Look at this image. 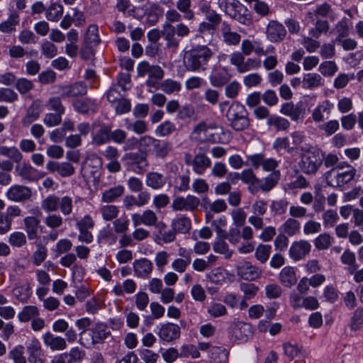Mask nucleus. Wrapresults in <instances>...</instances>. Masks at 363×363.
<instances>
[{"instance_id": "obj_1", "label": "nucleus", "mask_w": 363, "mask_h": 363, "mask_svg": "<svg viewBox=\"0 0 363 363\" xmlns=\"http://www.w3.org/2000/svg\"><path fill=\"white\" fill-rule=\"evenodd\" d=\"M301 151L298 166L301 172L306 174H315L323 164L324 152L317 146L310 145L302 147Z\"/></svg>"}, {"instance_id": "obj_2", "label": "nucleus", "mask_w": 363, "mask_h": 363, "mask_svg": "<svg viewBox=\"0 0 363 363\" xmlns=\"http://www.w3.org/2000/svg\"><path fill=\"white\" fill-rule=\"evenodd\" d=\"M213 55V51L206 45H198L186 52L184 64L189 71H204Z\"/></svg>"}, {"instance_id": "obj_3", "label": "nucleus", "mask_w": 363, "mask_h": 363, "mask_svg": "<svg viewBox=\"0 0 363 363\" xmlns=\"http://www.w3.org/2000/svg\"><path fill=\"white\" fill-rule=\"evenodd\" d=\"M356 169L352 165L342 162L325 173L326 184L332 187H342L352 181Z\"/></svg>"}, {"instance_id": "obj_4", "label": "nucleus", "mask_w": 363, "mask_h": 363, "mask_svg": "<svg viewBox=\"0 0 363 363\" xmlns=\"http://www.w3.org/2000/svg\"><path fill=\"white\" fill-rule=\"evenodd\" d=\"M230 126L235 131H242L250 125L249 113L244 105L240 102H233L227 113Z\"/></svg>"}, {"instance_id": "obj_5", "label": "nucleus", "mask_w": 363, "mask_h": 363, "mask_svg": "<svg viewBox=\"0 0 363 363\" xmlns=\"http://www.w3.org/2000/svg\"><path fill=\"white\" fill-rule=\"evenodd\" d=\"M138 75L144 77L147 74L148 79L146 82L148 91L154 93L152 96V101L154 104L159 106V94L156 91L159 89V67L150 65L147 62H142L138 66Z\"/></svg>"}, {"instance_id": "obj_6", "label": "nucleus", "mask_w": 363, "mask_h": 363, "mask_svg": "<svg viewBox=\"0 0 363 363\" xmlns=\"http://www.w3.org/2000/svg\"><path fill=\"white\" fill-rule=\"evenodd\" d=\"M15 175L26 182H33L44 177L45 174L34 168L26 162H20L15 165Z\"/></svg>"}, {"instance_id": "obj_7", "label": "nucleus", "mask_w": 363, "mask_h": 363, "mask_svg": "<svg viewBox=\"0 0 363 363\" xmlns=\"http://www.w3.org/2000/svg\"><path fill=\"white\" fill-rule=\"evenodd\" d=\"M230 339L234 342H245L252 335V326L245 322L235 320L230 326Z\"/></svg>"}, {"instance_id": "obj_8", "label": "nucleus", "mask_w": 363, "mask_h": 363, "mask_svg": "<svg viewBox=\"0 0 363 363\" xmlns=\"http://www.w3.org/2000/svg\"><path fill=\"white\" fill-rule=\"evenodd\" d=\"M247 162L255 169H258L262 166V169L266 172H274L278 167L280 161L274 158H265L264 155L262 153L255 154L247 156Z\"/></svg>"}, {"instance_id": "obj_9", "label": "nucleus", "mask_w": 363, "mask_h": 363, "mask_svg": "<svg viewBox=\"0 0 363 363\" xmlns=\"http://www.w3.org/2000/svg\"><path fill=\"white\" fill-rule=\"evenodd\" d=\"M102 165L101 158L96 155L88 156L82 165V172L84 177H92L98 179L100 177V169Z\"/></svg>"}, {"instance_id": "obj_10", "label": "nucleus", "mask_w": 363, "mask_h": 363, "mask_svg": "<svg viewBox=\"0 0 363 363\" xmlns=\"http://www.w3.org/2000/svg\"><path fill=\"white\" fill-rule=\"evenodd\" d=\"M239 227L231 228L228 232L225 231L222 239H227L233 245H238L241 238L250 240L253 238V230L250 226L245 225L240 230Z\"/></svg>"}, {"instance_id": "obj_11", "label": "nucleus", "mask_w": 363, "mask_h": 363, "mask_svg": "<svg viewBox=\"0 0 363 363\" xmlns=\"http://www.w3.org/2000/svg\"><path fill=\"white\" fill-rule=\"evenodd\" d=\"M253 215L248 218V222L255 229L261 230L264 226V220L262 218L267 210V202L264 200H257L252 205Z\"/></svg>"}, {"instance_id": "obj_12", "label": "nucleus", "mask_w": 363, "mask_h": 363, "mask_svg": "<svg viewBox=\"0 0 363 363\" xmlns=\"http://www.w3.org/2000/svg\"><path fill=\"white\" fill-rule=\"evenodd\" d=\"M84 355V351L78 347H74L69 352L60 353L54 356L50 363H80Z\"/></svg>"}, {"instance_id": "obj_13", "label": "nucleus", "mask_w": 363, "mask_h": 363, "mask_svg": "<svg viewBox=\"0 0 363 363\" xmlns=\"http://www.w3.org/2000/svg\"><path fill=\"white\" fill-rule=\"evenodd\" d=\"M286 35L284 25L277 21H269L266 27V37L272 43H280Z\"/></svg>"}, {"instance_id": "obj_14", "label": "nucleus", "mask_w": 363, "mask_h": 363, "mask_svg": "<svg viewBox=\"0 0 363 363\" xmlns=\"http://www.w3.org/2000/svg\"><path fill=\"white\" fill-rule=\"evenodd\" d=\"M237 274L245 280L254 281L259 278L262 274V270L259 267L253 265L250 262L244 261L238 264Z\"/></svg>"}, {"instance_id": "obj_15", "label": "nucleus", "mask_w": 363, "mask_h": 363, "mask_svg": "<svg viewBox=\"0 0 363 363\" xmlns=\"http://www.w3.org/2000/svg\"><path fill=\"white\" fill-rule=\"evenodd\" d=\"M334 107V104L328 99L319 103L311 112L313 121L315 123L323 122L330 117Z\"/></svg>"}, {"instance_id": "obj_16", "label": "nucleus", "mask_w": 363, "mask_h": 363, "mask_svg": "<svg viewBox=\"0 0 363 363\" xmlns=\"http://www.w3.org/2000/svg\"><path fill=\"white\" fill-rule=\"evenodd\" d=\"M31 189L23 185H13L6 192V198L14 202H22L30 199Z\"/></svg>"}, {"instance_id": "obj_17", "label": "nucleus", "mask_w": 363, "mask_h": 363, "mask_svg": "<svg viewBox=\"0 0 363 363\" xmlns=\"http://www.w3.org/2000/svg\"><path fill=\"white\" fill-rule=\"evenodd\" d=\"M280 113L289 116L293 121L298 122L303 120L306 110L301 104L295 105L292 102H286L282 104Z\"/></svg>"}, {"instance_id": "obj_18", "label": "nucleus", "mask_w": 363, "mask_h": 363, "mask_svg": "<svg viewBox=\"0 0 363 363\" xmlns=\"http://www.w3.org/2000/svg\"><path fill=\"white\" fill-rule=\"evenodd\" d=\"M45 346L51 351H63L67 349V344L65 337L52 334L48 331L42 336Z\"/></svg>"}, {"instance_id": "obj_19", "label": "nucleus", "mask_w": 363, "mask_h": 363, "mask_svg": "<svg viewBox=\"0 0 363 363\" xmlns=\"http://www.w3.org/2000/svg\"><path fill=\"white\" fill-rule=\"evenodd\" d=\"M311 243L304 240L294 242L289 248V256L294 261H299L309 254Z\"/></svg>"}, {"instance_id": "obj_20", "label": "nucleus", "mask_w": 363, "mask_h": 363, "mask_svg": "<svg viewBox=\"0 0 363 363\" xmlns=\"http://www.w3.org/2000/svg\"><path fill=\"white\" fill-rule=\"evenodd\" d=\"M200 203V200L195 196L188 195L186 197H177L172 204L174 211H192L197 208Z\"/></svg>"}, {"instance_id": "obj_21", "label": "nucleus", "mask_w": 363, "mask_h": 363, "mask_svg": "<svg viewBox=\"0 0 363 363\" xmlns=\"http://www.w3.org/2000/svg\"><path fill=\"white\" fill-rule=\"evenodd\" d=\"M28 360L30 363H44L42 357L43 351L40 341L36 338L31 339L26 345Z\"/></svg>"}, {"instance_id": "obj_22", "label": "nucleus", "mask_w": 363, "mask_h": 363, "mask_svg": "<svg viewBox=\"0 0 363 363\" xmlns=\"http://www.w3.org/2000/svg\"><path fill=\"white\" fill-rule=\"evenodd\" d=\"M228 16L245 26H249L252 23L250 11L240 1L235 6Z\"/></svg>"}, {"instance_id": "obj_23", "label": "nucleus", "mask_w": 363, "mask_h": 363, "mask_svg": "<svg viewBox=\"0 0 363 363\" xmlns=\"http://www.w3.org/2000/svg\"><path fill=\"white\" fill-rule=\"evenodd\" d=\"M220 33L223 42L228 45H238L241 40V35L233 31L231 26L226 21L222 22Z\"/></svg>"}, {"instance_id": "obj_24", "label": "nucleus", "mask_w": 363, "mask_h": 363, "mask_svg": "<svg viewBox=\"0 0 363 363\" xmlns=\"http://www.w3.org/2000/svg\"><path fill=\"white\" fill-rule=\"evenodd\" d=\"M200 152L197 153L192 160L193 170L198 174H203L206 169L209 168L211 165V161L204 152V149L199 148Z\"/></svg>"}, {"instance_id": "obj_25", "label": "nucleus", "mask_w": 363, "mask_h": 363, "mask_svg": "<svg viewBox=\"0 0 363 363\" xmlns=\"http://www.w3.org/2000/svg\"><path fill=\"white\" fill-rule=\"evenodd\" d=\"M199 11L205 15L206 19L208 22H210L218 26L221 23L222 18L221 16L215 10L211 9V4L206 1H200L198 4Z\"/></svg>"}, {"instance_id": "obj_26", "label": "nucleus", "mask_w": 363, "mask_h": 363, "mask_svg": "<svg viewBox=\"0 0 363 363\" xmlns=\"http://www.w3.org/2000/svg\"><path fill=\"white\" fill-rule=\"evenodd\" d=\"M215 128V126L207 125L205 123L197 124L191 133V139L195 141H209L213 138V134L209 133V129Z\"/></svg>"}, {"instance_id": "obj_27", "label": "nucleus", "mask_w": 363, "mask_h": 363, "mask_svg": "<svg viewBox=\"0 0 363 363\" xmlns=\"http://www.w3.org/2000/svg\"><path fill=\"white\" fill-rule=\"evenodd\" d=\"M72 106L76 111L82 114L93 113L97 109L95 101L88 98L74 99Z\"/></svg>"}, {"instance_id": "obj_28", "label": "nucleus", "mask_w": 363, "mask_h": 363, "mask_svg": "<svg viewBox=\"0 0 363 363\" xmlns=\"http://www.w3.org/2000/svg\"><path fill=\"white\" fill-rule=\"evenodd\" d=\"M230 79V75L225 67L213 68L209 79L212 86L221 87L225 85Z\"/></svg>"}, {"instance_id": "obj_29", "label": "nucleus", "mask_w": 363, "mask_h": 363, "mask_svg": "<svg viewBox=\"0 0 363 363\" xmlns=\"http://www.w3.org/2000/svg\"><path fill=\"white\" fill-rule=\"evenodd\" d=\"M61 92L62 98L74 97L86 94V86L83 82H77L72 85L62 86Z\"/></svg>"}, {"instance_id": "obj_30", "label": "nucleus", "mask_w": 363, "mask_h": 363, "mask_svg": "<svg viewBox=\"0 0 363 363\" xmlns=\"http://www.w3.org/2000/svg\"><path fill=\"white\" fill-rule=\"evenodd\" d=\"M40 220L35 216H26L23 219L24 228L30 240L38 238V229L40 225Z\"/></svg>"}, {"instance_id": "obj_31", "label": "nucleus", "mask_w": 363, "mask_h": 363, "mask_svg": "<svg viewBox=\"0 0 363 363\" xmlns=\"http://www.w3.org/2000/svg\"><path fill=\"white\" fill-rule=\"evenodd\" d=\"M279 279L284 286L291 287L297 282L295 269L289 266L284 267L279 274Z\"/></svg>"}, {"instance_id": "obj_32", "label": "nucleus", "mask_w": 363, "mask_h": 363, "mask_svg": "<svg viewBox=\"0 0 363 363\" xmlns=\"http://www.w3.org/2000/svg\"><path fill=\"white\" fill-rule=\"evenodd\" d=\"M240 49L245 56H250L252 52L258 56L259 53L262 52V43L258 40L244 39L242 41Z\"/></svg>"}, {"instance_id": "obj_33", "label": "nucleus", "mask_w": 363, "mask_h": 363, "mask_svg": "<svg viewBox=\"0 0 363 363\" xmlns=\"http://www.w3.org/2000/svg\"><path fill=\"white\" fill-rule=\"evenodd\" d=\"M180 334L179 327L173 323L163 325L160 328V338L164 341L170 342L179 337Z\"/></svg>"}, {"instance_id": "obj_34", "label": "nucleus", "mask_w": 363, "mask_h": 363, "mask_svg": "<svg viewBox=\"0 0 363 363\" xmlns=\"http://www.w3.org/2000/svg\"><path fill=\"white\" fill-rule=\"evenodd\" d=\"M40 114V103L35 101L28 108L26 116L21 119L22 125L28 127L39 118Z\"/></svg>"}, {"instance_id": "obj_35", "label": "nucleus", "mask_w": 363, "mask_h": 363, "mask_svg": "<svg viewBox=\"0 0 363 363\" xmlns=\"http://www.w3.org/2000/svg\"><path fill=\"white\" fill-rule=\"evenodd\" d=\"M110 335V330L106 325L99 323L91 330V344L93 345L104 342Z\"/></svg>"}, {"instance_id": "obj_36", "label": "nucleus", "mask_w": 363, "mask_h": 363, "mask_svg": "<svg viewBox=\"0 0 363 363\" xmlns=\"http://www.w3.org/2000/svg\"><path fill=\"white\" fill-rule=\"evenodd\" d=\"M134 273L140 277H147L152 270V264L147 259L135 260L133 262Z\"/></svg>"}, {"instance_id": "obj_37", "label": "nucleus", "mask_w": 363, "mask_h": 363, "mask_svg": "<svg viewBox=\"0 0 363 363\" xmlns=\"http://www.w3.org/2000/svg\"><path fill=\"white\" fill-rule=\"evenodd\" d=\"M283 349L285 354L291 359L297 357L302 358L305 360L308 357V352L306 350L299 348L296 345H293L290 342H286L283 345Z\"/></svg>"}, {"instance_id": "obj_38", "label": "nucleus", "mask_w": 363, "mask_h": 363, "mask_svg": "<svg viewBox=\"0 0 363 363\" xmlns=\"http://www.w3.org/2000/svg\"><path fill=\"white\" fill-rule=\"evenodd\" d=\"M0 155L9 158L16 163H19L23 160V155L20 149L16 146L7 147L5 145L0 146Z\"/></svg>"}, {"instance_id": "obj_39", "label": "nucleus", "mask_w": 363, "mask_h": 363, "mask_svg": "<svg viewBox=\"0 0 363 363\" xmlns=\"http://www.w3.org/2000/svg\"><path fill=\"white\" fill-rule=\"evenodd\" d=\"M175 28L169 23H165L163 26V30L160 35L167 41V47L169 48H175L178 45V41L174 37Z\"/></svg>"}, {"instance_id": "obj_40", "label": "nucleus", "mask_w": 363, "mask_h": 363, "mask_svg": "<svg viewBox=\"0 0 363 363\" xmlns=\"http://www.w3.org/2000/svg\"><path fill=\"white\" fill-rule=\"evenodd\" d=\"M323 85V79L317 73H308L304 74L302 80V86L306 89H313Z\"/></svg>"}, {"instance_id": "obj_41", "label": "nucleus", "mask_w": 363, "mask_h": 363, "mask_svg": "<svg viewBox=\"0 0 363 363\" xmlns=\"http://www.w3.org/2000/svg\"><path fill=\"white\" fill-rule=\"evenodd\" d=\"M229 352L223 347H212L210 350L209 357L213 363H227Z\"/></svg>"}, {"instance_id": "obj_42", "label": "nucleus", "mask_w": 363, "mask_h": 363, "mask_svg": "<svg viewBox=\"0 0 363 363\" xmlns=\"http://www.w3.org/2000/svg\"><path fill=\"white\" fill-rule=\"evenodd\" d=\"M123 192L124 187L122 185L110 188L102 193L101 201L107 203H112L121 196Z\"/></svg>"}, {"instance_id": "obj_43", "label": "nucleus", "mask_w": 363, "mask_h": 363, "mask_svg": "<svg viewBox=\"0 0 363 363\" xmlns=\"http://www.w3.org/2000/svg\"><path fill=\"white\" fill-rule=\"evenodd\" d=\"M267 124L277 131H286L290 127V122L286 118L276 115H272L267 121Z\"/></svg>"}, {"instance_id": "obj_44", "label": "nucleus", "mask_w": 363, "mask_h": 363, "mask_svg": "<svg viewBox=\"0 0 363 363\" xmlns=\"http://www.w3.org/2000/svg\"><path fill=\"white\" fill-rule=\"evenodd\" d=\"M13 294L18 301L26 303L32 294L30 286L28 283L16 286L13 289Z\"/></svg>"}, {"instance_id": "obj_45", "label": "nucleus", "mask_w": 363, "mask_h": 363, "mask_svg": "<svg viewBox=\"0 0 363 363\" xmlns=\"http://www.w3.org/2000/svg\"><path fill=\"white\" fill-rule=\"evenodd\" d=\"M124 158L130 160L133 169L137 173H141L145 170L147 166V160L145 157L139 155L137 153H129L124 156Z\"/></svg>"}, {"instance_id": "obj_46", "label": "nucleus", "mask_w": 363, "mask_h": 363, "mask_svg": "<svg viewBox=\"0 0 363 363\" xmlns=\"http://www.w3.org/2000/svg\"><path fill=\"white\" fill-rule=\"evenodd\" d=\"M99 213L105 221H111L116 219L119 213V208L115 205H101L99 208Z\"/></svg>"}, {"instance_id": "obj_47", "label": "nucleus", "mask_w": 363, "mask_h": 363, "mask_svg": "<svg viewBox=\"0 0 363 363\" xmlns=\"http://www.w3.org/2000/svg\"><path fill=\"white\" fill-rule=\"evenodd\" d=\"M301 228V223L298 220L294 218H288L281 226V230L288 235L293 236L299 233Z\"/></svg>"}, {"instance_id": "obj_48", "label": "nucleus", "mask_w": 363, "mask_h": 363, "mask_svg": "<svg viewBox=\"0 0 363 363\" xmlns=\"http://www.w3.org/2000/svg\"><path fill=\"white\" fill-rule=\"evenodd\" d=\"M280 172L279 170L274 171L266 177L259 186L260 189L263 191H269L273 189L278 183L280 179Z\"/></svg>"}, {"instance_id": "obj_49", "label": "nucleus", "mask_w": 363, "mask_h": 363, "mask_svg": "<svg viewBox=\"0 0 363 363\" xmlns=\"http://www.w3.org/2000/svg\"><path fill=\"white\" fill-rule=\"evenodd\" d=\"M18 23V15L16 13H12L7 20L0 23V31L10 33L16 30V27Z\"/></svg>"}, {"instance_id": "obj_50", "label": "nucleus", "mask_w": 363, "mask_h": 363, "mask_svg": "<svg viewBox=\"0 0 363 363\" xmlns=\"http://www.w3.org/2000/svg\"><path fill=\"white\" fill-rule=\"evenodd\" d=\"M39 315L38 308L35 306H26L18 313V318L20 322L26 323Z\"/></svg>"}, {"instance_id": "obj_51", "label": "nucleus", "mask_w": 363, "mask_h": 363, "mask_svg": "<svg viewBox=\"0 0 363 363\" xmlns=\"http://www.w3.org/2000/svg\"><path fill=\"white\" fill-rule=\"evenodd\" d=\"M333 242V237L327 233L320 234L313 241L315 248L318 250H328Z\"/></svg>"}, {"instance_id": "obj_52", "label": "nucleus", "mask_w": 363, "mask_h": 363, "mask_svg": "<svg viewBox=\"0 0 363 363\" xmlns=\"http://www.w3.org/2000/svg\"><path fill=\"white\" fill-rule=\"evenodd\" d=\"M59 197L55 195H50L41 202V208L46 213L55 212L58 209Z\"/></svg>"}, {"instance_id": "obj_53", "label": "nucleus", "mask_w": 363, "mask_h": 363, "mask_svg": "<svg viewBox=\"0 0 363 363\" xmlns=\"http://www.w3.org/2000/svg\"><path fill=\"white\" fill-rule=\"evenodd\" d=\"M45 107L49 111H53L56 113L64 114L65 111V107L63 106L61 101V97L60 96H52L49 98L45 104Z\"/></svg>"}, {"instance_id": "obj_54", "label": "nucleus", "mask_w": 363, "mask_h": 363, "mask_svg": "<svg viewBox=\"0 0 363 363\" xmlns=\"http://www.w3.org/2000/svg\"><path fill=\"white\" fill-rule=\"evenodd\" d=\"M207 313L212 318H220L227 315L228 311L223 304L211 302L208 306Z\"/></svg>"}, {"instance_id": "obj_55", "label": "nucleus", "mask_w": 363, "mask_h": 363, "mask_svg": "<svg viewBox=\"0 0 363 363\" xmlns=\"http://www.w3.org/2000/svg\"><path fill=\"white\" fill-rule=\"evenodd\" d=\"M271 251V245L259 244L255 249V257L260 263L264 264L268 260Z\"/></svg>"}, {"instance_id": "obj_56", "label": "nucleus", "mask_w": 363, "mask_h": 363, "mask_svg": "<svg viewBox=\"0 0 363 363\" xmlns=\"http://www.w3.org/2000/svg\"><path fill=\"white\" fill-rule=\"evenodd\" d=\"M314 16L316 18L328 17L331 21H334L335 18V13L332 10L330 5L328 3L318 5L314 11Z\"/></svg>"}, {"instance_id": "obj_57", "label": "nucleus", "mask_w": 363, "mask_h": 363, "mask_svg": "<svg viewBox=\"0 0 363 363\" xmlns=\"http://www.w3.org/2000/svg\"><path fill=\"white\" fill-rule=\"evenodd\" d=\"M172 225L175 232L186 233L191 229V220L189 218L181 217L173 220Z\"/></svg>"}, {"instance_id": "obj_58", "label": "nucleus", "mask_w": 363, "mask_h": 363, "mask_svg": "<svg viewBox=\"0 0 363 363\" xmlns=\"http://www.w3.org/2000/svg\"><path fill=\"white\" fill-rule=\"evenodd\" d=\"M63 13V6L57 3L52 4L46 12V18L50 21H57Z\"/></svg>"}, {"instance_id": "obj_59", "label": "nucleus", "mask_w": 363, "mask_h": 363, "mask_svg": "<svg viewBox=\"0 0 363 363\" xmlns=\"http://www.w3.org/2000/svg\"><path fill=\"white\" fill-rule=\"evenodd\" d=\"M350 327L354 331L363 328V308H359L354 311L350 320Z\"/></svg>"}, {"instance_id": "obj_60", "label": "nucleus", "mask_w": 363, "mask_h": 363, "mask_svg": "<svg viewBox=\"0 0 363 363\" xmlns=\"http://www.w3.org/2000/svg\"><path fill=\"white\" fill-rule=\"evenodd\" d=\"M329 23L325 20L316 18L315 28H311L310 34L315 38H318L321 33H326L329 30Z\"/></svg>"}, {"instance_id": "obj_61", "label": "nucleus", "mask_w": 363, "mask_h": 363, "mask_svg": "<svg viewBox=\"0 0 363 363\" xmlns=\"http://www.w3.org/2000/svg\"><path fill=\"white\" fill-rule=\"evenodd\" d=\"M340 124L337 120L333 119L327 121L326 123H321L318 125V129L323 131L327 136H331L338 130Z\"/></svg>"}, {"instance_id": "obj_62", "label": "nucleus", "mask_w": 363, "mask_h": 363, "mask_svg": "<svg viewBox=\"0 0 363 363\" xmlns=\"http://www.w3.org/2000/svg\"><path fill=\"white\" fill-rule=\"evenodd\" d=\"M9 357L13 363H26V358L24 355V347L17 345L9 352Z\"/></svg>"}, {"instance_id": "obj_63", "label": "nucleus", "mask_w": 363, "mask_h": 363, "mask_svg": "<svg viewBox=\"0 0 363 363\" xmlns=\"http://www.w3.org/2000/svg\"><path fill=\"white\" fill-rule=\"evenodd\" d=\"M225 239L219 238L213 245V250L216 253L222 254L226 259L231 257L233 251L229 249L228 245L224 240Z\"/></svg>"}, {"instance_id": "obj_64", "label": "nucleus", "mask_w": 363, "mask_h": 363, "mask_svg": "<svg viewBox=\"0 0 363 363\" xmlns=\"http://www.w3.org/2000/svg\"><path fill=\"white\" fill-rule=\"evenodd\" d=\"M44 223L49 228H59L63 225V218L60 215L56 213H49L45 218Z\"/></svg>"}]
</instances>
